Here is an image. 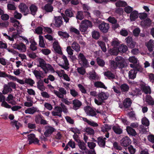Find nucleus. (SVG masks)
Segmentation results:
<instances>
[{"instance_id":"obj_1","label":"nucleus","mask_w":154,"mask_h":154,"mask_svg":"<svg viewBox=\"0 0 154 154\" xmlns=\"http://www.w3.org/2000/svg\"><path fill=\"white\" fill-rule=\"evenodd\" d=\"M78 58L79 63L81 66L85 67L88 65V61L82 53H79L78 56Z\"/></svg>"},{"instance_id":"obj_2","label":"nucleus","mask_w":154,"mask_h":154,"mask_svg":"<svg viewBox=\"0 0 154 154\" xmlns=\"http://www.w3.org/2000/svg\"><path fill=\"white\" fill-rule=\"evenodd\" d=\"M12 47L15 49H17L21 52H25L26 49L25 45L22 42L19 44L15 43L13 44Z\"/></svg>"},{"instance_id":"obj_3","label":"nucleus","mask_w":154,"mask_h":154,"mask_svg":"<svg viewBox=\"0 0 154 154\" xmlns=\"http://www.w3.org/2000/svg\"><path fill=\"white\" fill-rule=\"evenodd\" d=\"M54 92L60 98H63L64 97V95H66L67 93L66 90L62 87H59L58 91L54 90Z\"/></svg>"},{"instance_id":"obj_4","label":"nucleus","mask_w":154,"mask_h":154,"mask_svg":"<svg viewBox=\"0 0 154 154\" xmlns=\"http://www.w3.org/2000/svg\"><path fill=\"white\" fill-rule=\"evenodd\" d=\"M84 110L88 116H95L97 115V113L90 106H87L84 107Z\"/></svg>"},{"instance_id":"obj_5","label":"nucleus","mask_w":154,"mask_h":154,"mask_svg":"<svg viewBox=\"0 0 154 154\" xmlns=\"http://www.w3.org/2000/svg\"><path fill=\"white\" fill-rule=\"evenodd\" d=\"M116 61L117 62L118 67L122 69L125 67V59L121 56H117L115 58Z\"/></svg>"},{"instance_id":"obj_6","label":"nucleus","mask_w":154,"mask_h":154,"mask_svg":"<svg viewBox=\"0 0 154 154\" xmlns=\"http://www.w3.org/2000/svg\"><path fill=\"white\" fill-rule=\"evenodd\" d=\"M98 28L101 32L106 33L108 32L109 26L108 23L103 22L99 25Z\"/></svg>"},{"instance_id":"obj_7","label":"nucleus","mask_w":154,"mask_h":154,"mask_svg":"<svg viewBox=\"0 0 154 154\" xmlns=\"http://www.w3.org/2000/svg\"><path fill=\"white\" fill-rule=\"evenodd\" d=\"M62 55L61 58L63 60V63H62V64H61L60 63H59L58 64L62 68L67 70L69 68V61L66 56L62 54Z\"/></svg>"},{"instance_id":"obj_8","label":"nucleus","mask_w":154,"mask_h":154,"mask_svg":"<svg viewBox=\"0 0 154 154\" xmlns=\"http://www.w3.org/2000/svg\"><path fill=\"white\" fill-rule=\"evenodd\" d=\"M28 137L29 144L32 143L35 144H38L39 143V140L37 138L35 137L34 134H30L28 135Z\"/></svg>"},{"instance_id":"obj_9","label":"nucleus","mask_w":154,"mask_h":154,"mask_svg":"<svg viewBox=\"0 0 154 154\" xmlns=\"http://www.w3.org/2000/svg\"><path fill=\"white\" fill-rule=\"evenodd\" d=\"M53 48L55 52L59 54H63L61 47L59 44L58 41L56 40L53 44Z\"/></svg>"},{"instance_id":"obj_10","label":"nucleus","mask_w":154,"mask_h":154,"mask_svg":"<svg viewBox=\"0 0 154 154\" xmlns=\"http://www.w3.org/2000/svg\"><path fill=\"white\" fill-rule=\"evenodd\" d=\"M19 8L20 9V12L24 13L25 15L27 14L29 12L28 7L24 3H21L19 5Z\"/></svg>"},{"instance_id":"obj_11","label":"nucleus","mask_w":154,"mask_h":154,"mask_svg":"<svg viewBox=\"0 0 154 154\" xmlns=\"http://www.w3.org/2000/svg\"><path fill=\"white\" fill-rule=\"evenodd\" d=\"M55 110L52 111L51 113L53 116H57L59 117H62L61 110L60 106H57L54 108Z\"/></svg>"},{"instance_id":"obj_12","label":"nucleus","mask_w":154,"mask_h":154,"mask_svg":"<svg viewBox=\"0 0 154 154\" xmlns=\"http://www.w3.org/2000/svg\"><path fill=\"white\" fill-rule=\"evenodd\" d=\"M72 109L75 110H77L79 109L82 105V103L78 99H74L72 101Z\"/></svg>"},{"instance_id":"obj_13","label":"nucleus","mask_w":154,"mask_h":154,"mask_svg":"<svg viewBox=\"0 0 154 154\" xmlns=\"http://www.w3.org/2000/svg\"><path fill=\"white\" fill-rule=\"evenodd\" d=\"M45 129V131L44 132V134L45 136L46 137L50 136L55 130L54 128L49 126L46 127Z\"/></svg>"},{"instance_id":"obj_14","label":"nucleus","mask_w":154,"mask_h":154,"mask_svg":"<svg viewBox=\"0 0 154 154\" xmlns=\"http://www.w3.org/2000/svg\"><path fill=\"white\" fill-rule=\"evenodd\" d=\"M130 66L131 67L133 68V69L136 71L137 73V72H142L143 71V68L139 64V62L136 64H130Z\"/></svg>"},{"instance_id":"obj_15","label":"nucleus","mask_w":154,"mask_h":154,"mask_svg":"<svg viewBox=\"0 0 154 154\" xmlns=\"http://www.w3.org/2000/svg\"><path fill=\"white\" fill-rule=\"evenodd\" d=\"M106 139L105 137H103L101 136L97 138V143L98 145L100 147L104 148L105 146L106 140Z\"/></svg>"},{"instance_id":"obj_16","label":"nucleus","mask_w":154,"mask_h":154,"mask_svg":"<svg viewBox=\"0 0 154 154\" xmlns=\"http://www.w3.org/2000/svg\"><path fill=\"white\" fill-rule=\"evenodd\" d=\"M54 25L56 27H59L63 24L62 18L61 17H55Z\"/></svg>"},{"instance_id":"obj_17","label":"nucleus","mask_w":154,"mask_h":154,"mask_svg":"<svg viewBox=\"0 0 154 154\" xmlns=\"http://www.w3.org/2000/svg\"><path fill=\"white\" fill-rule=\"evenodd\" d=\"M104 75L109 79L112 80L116 79L115 74L109 71H107L104 72Z\"/></svg>"},{"instance_id":"obj_18","label":"nucleus","mask_w":154,"mask_h":154,"mask_svg":"<svg viewBox=\"0 0 154 154\" xmlns=\"http://www.w3.org/2000/svg\"><path fill=\"white\" fill-rule=\"evenodd\" d=\"M131 140L129 137L127 136L123 138L121 141V144L124 146H127L131 143Z\"/></svg>"},{"instance_id":"obj_19","label":"nucleus","mask_w":154,"mask_h":154,"mask_svg":"<svg viewBox=\"0 0 154 154\" xmlns=\"http://www.w3.org/2000/svg\"><path fill=\"white\" fill-rule=\"evenodd\" d=\"M71 47L73 50L77 53L80 51V46L76 42L74 41L73 42L71 45Z\"/></svg>"},{"instance_id":"obj_20","label":"nucleus","mask_w":154,"mask_h":154,"mask_svg":"<svg viewBox=\"0 0 154 154\" xmlns=\"http://www.w3.org/2000/svg\"><path fill=\"white\" fill-rule=\"evenodd\" d=\"M144 101L149 105H154V100L151 96L149 95L146 96Z\"/></svg>"},{"instance_id":"obj_21","label":"nucleus","mask_w":154,"mask_h":154,"mask_svg":"<svg viewBox=\"0 0 154 154\" xmlns=\"http://www.w3.org/2000/svg\"><path fill=\"white\" fill-rule=\"evenodd\" d=\"M149 51L152 52L153 48H154V41L150 39L147 43L146 45Z\"/></svg>"},{"instance_id":"obj_22","label":"nucleus","mask_w":154,"mask_h":154,"mask_svg":"<svg viewBox=\"0 0 154 154\" xmlns=\"http://www.w3.org/2000/svg\"><path fill=\"white\" fill-rule=\"evenodd\" d=\"M138 13L135 10L132 12L130 15V19L131 21H134L138 17Z\"/></svg>"},{"instance_id":"obj_23","label":"nucleus","mask_w":154,"mask_h":154,"mask_svg":"<svg viewBox=\"0 0 154 154\" xmlns=\"http://www.w3.org/2000/svg\"><path fill=\"white\" fill-rule=\"evenodd\" d=\"M12 91V89L8 85V84H5L4 85L3 89L2 91V93L3 94H7L8 93H11Z\"/></svg>"},{"instance_id":"obj_24","label":"nucleus","mask_w":154,"mask_h":154,"mask_svg":"<svg viewBox=\"0 0 154 154\" xmlns=\"http://www.w3.org/2000/svg\"><path fill=\"white\" fill-rule=\"evenodd\" d=\"M37 109L36 107H32L28 108L25 111V112L26 114H33L37 111Z\"/></svg>"},{"instance_id":"obj_25","label":"nucleus","mask_w":154,"mask_h":154,"mask_svg":"<svg viewBox=\"0 0 154 154\" xmlns=\"http://www.w3.org/2000/svg\"><path fill=\"white\" fill-rule=\"evenodd\" d=\"M37 87L42 91H44L45 89V88L43 82L40 80L37 82Z\"/></svg>"},{"instance_id":"obj_26","label":"nucleus","mask_w":154,"mask_h":154,"mask_svg":"<svg viewBox=\"0 0 154 154\" xmlns=\"http://www.w3.org/2000/svg\"><path fill=\"white\" fill-rule=\"evenodd\" d=\"M97 96L104 101L108 98L109 95L107 93L102 92L98 94Z\"/></svg>"},{"instance_id":"obj_27","label":"nucleus","mask_w":154,"mask_h":154,"mask_svg":"<svg viewBox=\"0 0 154 154\" xmlns=\"http://www.w3.org/2000/svg\"><path fill=\"white\" fill-rule=\"evenodd\" d=\"M126 130L128 134L132 136H135L137 135V133L135 131L129 126L126 127Z\"/></svg>"},{"instance_id":"obj_28","label":"nucleus","mask_w":154,"mask_h":154,"mask_svg":"<svg viewBox=\"0 0 154 154\" xmlns=\"http://www.w3.org/2000/svg\"><path fill=\"white\" fill-rule=\"evenodd\" d=\"M83 141L80 140L77 143L79 148L82 151H85L87 149L86 144Z\"/></svg>"},{"instance_id":"obj_29","label":"nucleus","mask_w":154,"mask_h":154,"mask_svg":"<svg viewBox=\"0 0 154 154\" xmlns=\"http://www.w3.org/2000/svg\"><path fill=\"white\" fill-rule=\"evenodd\" d=\"M14 98L12 94H9L8 95L6 100L9 103L12 105H15L16 103V102L14 100Z\"/></svg>"},{"instance_id":"obj_30","label":"nucleus","mask_w":154,"mask_h":154,"mask_svg":"<svg viewBox=\"0 0 154 154\" xmlns=\"http://www.w3.org/2000/svg\"><path fill=\"white\" fill-rule=\"evenodd\" d=\"M94 85V86L96 88H103L104 89H107V87L104 83L100 81H97L95 82Z\"/></svg>"},{"instance_id":"obj_31","label":"nucleus","mask_w":154,"mask_h":154,"mask_svg":"<svg viewBox=\"0 0 154 154\" xmlns=\"http://www.w3.org/2000/svg\"><path fill=\"white\" fill-rule=\"evenodd\" d=\"M81 23L87 28L88 27L91 28L92 26V23L90 20H84L81 21Z\"/></svg>"},{"instance_id":"obj_32","label":"nucleus","mask_w":154,"mask_h":154,"mask_svg":"<svg viewBox=\"0 0 154 154\" xmlns=\"http://www.w3.org/2000/svg\"><path fill=\"white\" fill-rule=\"evenodd\" d=\"M128 50V47L125 45H121L118 47V51L119 52L124 53L125 52Z\"/></svg>"},{"instance_id":"obj_33","label":"nucleus","mask_w":154,"mask_h":154,"mask_svg":"<svg viewBox=\"0 0 154 154\" xmlns=\"http://www.w3.org/2000/svg\"><path fill=\"white\" fill-rule=\"evenodd\" d=\"M134 69L131 70L128 72V77L129 79H134L136 77L137 73Z\"/></svg>"},{"instance_id":"obj_34","label":"nucleus","mask_w":154,"mask_h":154,"mask_svg":"<svg viewBox=\"0 0 154 154\" xmlns=\"http://www.w3.org/2000/svg\"><path fill=\"white\" fill-rule=\"evenodd\" d=\"M120 88L122 91L126 92L128 91L129 89V86L128 84L124 83L120 86Z\"/></svg>"},{"instance_id":"obj_35","label":"nucleus","mask_w":154,"mask_h":154,"mask_svg":"<svg viewBox=\"0 0 154 154\" xmlns=\"http://www.w3.org/2000/svg\"><path fill=\"white\" fill-rule=\"evenodd\" d=\"M29 9L31 14L33 15H34L36 14L38 8L36 5L32 4L30 6Z\"/></svg>"},{"instance_id":"obj_36","label":"nucleus","mask_w":154,"mask_h":154,"mask_svg":"<svg viewBox=\"0 0 154 154\" xmlns=\"http://www.w3.org/2000/svg\"><path fill=\"white\" fill-rule=\"evenodd\" d=\"M101 131L105 132L111 130L112 128V126L106 124L102 125L101 127Z\"/></svg>"},{"instance_id":"obj_37","label":"nucleus","mask_w":154,"mask_h":154,"mask_svg":"<svg viewBox=\"0 0 154 154\" xmlns=\"http://www.w3.org/2000/svg\"><path fill=\"white\" fill-rule=\"evenodd\" d=\"M85 131L88 135L91 136H94V134L95 132L94 130L90 127L86 128L84 129Z\"/></svg>"},{"instance_id":"obj_38","label":"nucleus","mask_w":154,"mask_h":154,"mask_svg":"<svg viewBox=\"0 0 154 154\" xmlns=\"http://www.w3.org/2000/svg\"><path fill=\"white\" fill-rule=\"evenodd\" d=\"M116 5L117 7H125L128 5L127 3L124 1L119 0L116 3Z\"/></svg>"},{"instance_id":"obj_39","label":"nucleus","mask_w":154,"mask_h":154,"mask_svg":"<svg viewBox=\"0 0 154 154\" xmlns=\"http://www.w3.org/2000/svg\"><path fill=\"white\" fill-rule=\"evenodd\" d=\"M131 104V102L129 98L125 99L123 101V105L124 107L127 108L130 106Z\"/></svg>"},{"instance_id":"obj_40","label":"nucleus","mask_w":154,"mask_h":154,"mask_svg":"<svg viewBox=\"0 0 154 154\" xmlns=\"http://www.w3.org/2000/svg\"><path fill=\"white\" fill-rule=\"evenodd\" d=\"M10 124L12 127L15 126L17 129H19V127L21 125L20 124L18 121L15 120L11 121Z\"/></svg>"},{"instance_id":"obj_41","label":"nucleus","mask_w":154,"mask_h":154,"mask_svg":"<svg viewBox=\"0 0 154 154\" xmlns=\"http://www.w3.org/2000/svg\"><path fill=\"white\" fill-rule=\"evenodd\" d=\"M60 106L61 108V110L62 112H63L65 114L68 113H69L67 107L64 103H61Z\"/></svg>"},{"instance_id":"obj_42","label":"nucleus","mask_w":154,"mask_h":154,"mask_svg":"<svg viewBox=\"0 0 154 154\" xmlns=\"http://www.w3.org/2000/svg\"><path fill=\"white\" fill-rule=\"evenodd\" d=\"M39 46L41 48H45V44L44 42L43 37L42 36L39 35Z\"/></svg>"},{"instance_id":"obj_43","label":"nucleus","mask_w":154,"mask_h":154,"mask_svg":"<svg viewBox=\"0 0 154 154\" xmlns=\"http://www.w3.org/2000/svg\"><path fill=\"white\" fill-rule=\"evenodd\" d=\"M112 129L116 134H120L122 132V130L119 126H114Z\"/></svg>"},{"instance_id":"obj_44","label":"nucleus","mask_w":154,"mask_h":154,"mask_svg":"<svg viewBox=\"0 0 154 154\" xmlns=\"http://www.w3.org/2000/svg\"><path fill=\"white\" fill-rule=\"evenodd\" d=\"M58 34L60 36L64 38H68L69 36V34L66 32L59 31L58 32Z\"/></svg>"},{"instance_id":"obj_45","label":"nucleus","mask_w":154,"mask_h":154,"mask_svg":"<svg viewBox=\"0 0 154 154\" xmlns=\"http://www.w3.org/2000/svg\"><path fill=\"white\" fill-rule=\"evenodd\" d=\"M44 9L46 11L51 12L53 11V8L51 4H48L45 5Z\"/></svg>"},{"instance_id":"obj_46","label":"nucleus","mask_w":154,"mask_h":154,"mask_svg":"<svg viewBox=\"0 0 154 154\" xmlns=\"http://www.w3.org/2000/svg\"><path fill=\"white\" fill-rule=\"evenodd\" d=\"M65 14L66 16L69 17H73L74 15L71 8L67 9L65 11Z\"/></svg>"},{"instance_id":"obj_47","label":"nucleus","mask_w":154,"mask_h":154,"mask_svg":"<svg viewBox=\"0 0 154 154\" xmlns=\"http://www.w3.org/2000/svg\"><path fill=\"white\" fill-rule=\"evenodd\" d=\"M89 79H90L93 80H98L99 79V77L96 75V72H94L92 73H89Z\"/></svg>"},{"instance_id":"obj_48","label":"nucleus","mask_w":154,"mask_h":154,"mask_svg":"<svg viewBox=\"0 0 154 154\" xmlns=\"http://www.w3.org/2000/svg\"><path fill=\"white\" fill-rule=\"evenodd\" d=\"M97 43L99 46H100L102 51L103 52H106V48L104 42L102 41H98Z\"/></svg>"},{"instance_id":"obj_49","label":"nucleus","mask_w":154,"mask_h":154,"mask_svg":"<svg viewBox=\"0 0 154 154\" xmlns=\"http://www.w3.org/2000/svg\"><path fill=\"white\" fill-rule=\"evenodd\" d=\"M110 54L112 55H117L119 53L118 49L115 47H114L112 49H110L109 51Z\"/></svg>"},{"instance_id":"obj_50","label":"nucleus","mask_w":154,"mask_h":154,"mask_svg":"<svg viewBox=\"0 0 154 154\" xmlns=\"http://www.w3.org/2000/svg\"><path fill=\"white\" fill-rule=\"evenodd\" d=\"M92 35L93 38L96 39H98L100 36V32L95 30L92 32Z\"/></svg>"},{"instance_id":"obj_51","label":"nucleus","mask_w":154,"mask_h":154,"mask_svg":"<svg viewBox=\"0 0 154 154\" xmlns=\"http://www.w3.org/2000/svg\"><path fill=\"white\" fill-rule=\"evenodd\" d=\"M143 91L146 94L151 93V90L150 88L148 86H144L142 87Z\"/></svg>"},{"instance_id":"obj_52","label":"nucleus","mask_w":154,"mask_h":154,"mask_svg":"<svg viewBox=\"0 0 154 154\" xmlns=\"http://www.w3.org/2000/svg\"><path fill=\"white\" fill-rule=\"evenodd\" d=\"M25 83L31 86H32L35 83L33 80L30 78L26 79L25 80Z\"/></svg>"},{"instance_id":"obj_53","label":"nucleus","mask_w":154,"mask_h":154,"mask_svg":"<svg viewBox=\"0 0 154 154\" xmlns=\"http://www.w3.org/2000/svg\"><path fill=\"white\" fill-rule=\"evenodd\" d=\"M129 62L133 63V64H136L138 62V60L135 57H130L128 59Z\"/></svg>"},{"instance_id":"obj_54","label":"nucleus","mask_w":154,"mask_h":154,"mask_svg":"<svg viewBox=\"0 0 154 154\" xmlns=\"http://www.w3.org/2000/svg\"><path fill=\"white\" fill-rule=\"evenodd\" d=\"M38 61L40 66L43 69H45V66L46 65V63L45 61L43 59L40 58L38 60Z\"/></svg>"},{"instance_id":"obj_55","label":"nucleus","mask_w":154,"mask_h":154,"mask_svg":"<svg viewBox=\"0 0 154 154\" xmlns=\"http://www.w3.org/2000/svg\"><path fill=\"white\" fill-rule=\"evenodd\" d=\"M94 101L95 103L98 106L101 105L103 102V101L98 97L94 98Z\"/></svg>"},{"instance_id":"obj_56","label":"nucleus","mask_w":154,"mask_h":154,"mask_svg":"<svg viewBox=\"0 0 154 154\" xmlns=\"http://www.w3.org/2000/svg\"><path fill=\"white\" fill-rule=\"evenodd\" d=\"M76 18L79 20H81L84 18L83 12L82 11H78L76 16Z\"/></svg>"},{"instance_id":"obj_57","label":"nucleus","mask_w":154,"mask_h":154,"mask_svg":"<svg viewBox=\"0 0 154 154\" xmlns=\"http://www.w3.org/2000/svg\"><path fill=\"white\" fill-rule=\"evenodd\" d=\"M2 34L6 39H8L11 41H14V35H13L11 37L6 33H3Z\"/></svg>"},{"instance_id":"obj_58","label":"nucleus","mask_w":154,"mask_h":154,"mask_svg":"<svg viewBox=\"0 0 154 154\" xmlns=\"http://www.w3.org/2000/svg\"><path fill=\"white\" fill-rule=\"evenodd\" d=\"M61 100L63 102V103H64L68 106H69L72 103V102L68 100L67 98H65L63 97V98H61Z\"/></svg>"},{"instance_id":"obj_59","label":"nucleus","mask_w":154,"mask_h":154,"mask_svg":"<svg viewBox=\"0 0 154 154\" xmlns=\"http://www.w3.org/2000/svg\"><path fill=\"white\" fill-rule=\"evenodd\" d=\"M124 11L127 14L131 13L133 11V8L132 7L128 6L125 7L124 8Z\"/></svg>"},{"instance_id":"obj_60","label":"nucleus","mask_w":154,"mask_h":154,"mask_svg":"<svg viewBox=\"0 0 154 154\" xmlns=\"http://www.w3.org/2000/svg\"><path fill=\"white\" fill-rule=\"evenodd\" d=\"M97 61L98 65L101 67H103L105 64L104 61L102 59L97 58Z\"/></svg>"},{"instance_id":"obj_61","label":"nucleus","mask_w":154,"mask_h":154,"mask_svg":"<svg viewBox=\"0 0 154 154\" xmlns=\"http://www.w3.org/2000/svg\"><path fill=\"white\" fill-rule=\"evenodd\" d=\"M14 17L15 18L20 20L22 17V14L18 12L17 11H15L14 13Z\"/></svg>"},{"instance_id":"obj_62","label":"nucleus","mask_w":154,"mask_h":154,"mask_svg":"<svg viewBox=\"0 0 154 154\" xmlns=\"http://www.w3.org/2000/svg\"><path fill=\"white\" fill-rule=\"evenodd\" d=\"M33 73L37 79H41V73L40 71L37 70H34L33 71Z\"/></svg>"},{"instance_id":"obj_63","label":"nucleus","mask_w":154,"mask_h":154,"mask_svg":"<svg viewBox=\"0 0 154 154\" xmlns=\"http://www.w3.org/2000/svg\"><path fill=\"white\" fill-rule=\"evenodd\" d=\"M77 70L78 72L82 75H84L86 72L85 69L82 67L78 68Z\"/></svg>"},{"instance_id":"obj_64","label":"nucleus","mask_w":154,"mask_h":154,"mask_svg":"<svg viewBox=\"0 0 154 154\" xmlns=\"http://www.w3.org/2000/svg\"><path fill=\"white\" fill-rule=\"evenodd\" d=\"M120 43L117 39H114L111 42V45L113 47L118 46L120 44Z\"/></svg>"}]
</instances>
